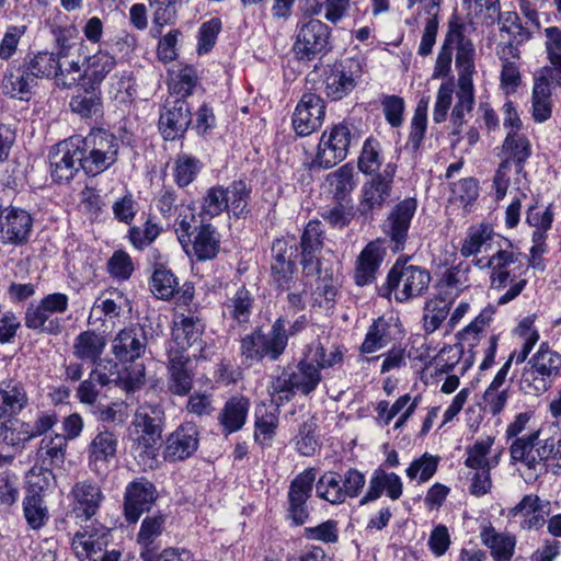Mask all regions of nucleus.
Returning a JSON list of instances; mask_svg holds the SVG:
<instances>
[{
	"label": "nucleus",
	"mask_w": 561,
	"mask_h": 561,
	"mask_svg": "<svg viewBox=\"0 0 561 561\" xmlns=\"http://www.w3.org/2000/svg\"><path fill=\"white\" fill-rule=\"evenodd\" d=\"M51 78L65 88H70L77 82L75 77L64 81L62 67L54 51L28 49L22 58L13 59L7 65L1 88L5 95L25 100L38 80Z\"/></svg>",
	"instance_id": "obj_1"
},
{
	"label": "nucleus",
	"mask_w": 561,
	"mask_h": 561,
	"mask_svg": "<svg viewBox=\"0 0 561 561\" xmlns=\"http://www.w3.org/2000/svg\"><path fill=\"white\" fill-rule=\"evenodd\" d=\"M165 415L159 404L139 405L128 428L131 453L139 466L146 469L158 467L159 450Z\"/></svg>",
	"instance_id": "obj_2"
},
{
	"label": "nucleus",
	"mask_w": 561,
	"mask_h": 561,
	"mask_svg": "<svg viewBox=\"0 0 561 561\" xmlns=\"http://www.w3.org/2000/svg\"><path fill=\"white\" fill-rule=\"evenodd\" d=\"M321 380V369L305 347L298 363L288 365L280 375L274 377L268 390L271 396L276 397L277 404H283L291 401L297 393L309 396Z\"/></svg>",
	"instance_id": "obj_3"
},
{
	"label": "nucleus",
	"mask_w": 561,
	"mask_h": 561,
	"mask_svg": "<svg viewBox=\"0 0 561 561\" xmlns=\"http://www.w3.org/2000/svg\"><path fill=\"white\" fill-rule=\"evenodd\" d=\"M411 256L400 255L389 270L386 282L377 287L380 297L390 299L394 293L398 302L422 297L428 289L431 273L422 266L409 264Z\"/></svg>",
	"instance_id": "obj_4"
},
{
	"label": "nucleus",
	"mask_w": 561,
	"mask_h": 561,
	"mask_svg": "<svg viewBox=\"0 0 561 561\" xmlns=\"http://www.w3.org/2000/svg\"><path fill=\"white\" fill-rule=\"evenodd\" d=\"M285 317H278L271 325L268 333H264L262 327H255L249 334L240 340V355L243 362L253 365L268 359L276 362L287 347L285 334Z\"/></svg>",
	"instance_id": "obj_5"
},
{
	"label": "nucleus",
	"mask_w": 561,
	"mask_h": 561,
	"mask_svg": "<svg viewBox=\"0 0 561 561\" xmlns=\"http://www.w3.org/2000/svg\"><path fill=\"white\" fill-rule=\"evenodd\" d=\"M75 137L84 156L85 175L96 176L118 161L121 139L108 129L93 127L85 137L80 135Z\"/></svg>",
	"instance_id": "obj_6"
},
{
	"label": "nucleus",
	"mask_w": 561,
	"mask_h": 561,
	"mask_svg": "<svg viewBox=\"0 0 561 561\" xmlns=\"http://www.w3.org/2000/svg\"><path fill=\"white\" fill-rule=\"evenodd\" d=\"M321 80L325 96L337 102L348 96L357 87L363 75L362 62L356 58H343L332 64L316 65L310 76Z\"/></svg>",
	"instance_id": "obj_7"
},
{
	"label": "nucleus",
	"mask_w": 561,
	"mask_h": 561,
	"mask_svg": "<svg viewBox=\"0 0 561 561\" xmlns=\"http://www.w3.org/2000/svg\"><path fill=\"white\" fill-rule=\"evenodd\" d=\"M358 139V129L352 123L343 121L332 125L322 134L310 169L333 168L347 157L351 145L357 142Z\"/></svg>",
	"instance_id": "obj_8"
},
{
	"label": "nucleus",
	"mask_w": 561,
	"mask_h": 561,
	"mask_svg": "<svg viewBox=\"0 0 561 561\" xmlns=\"http://www.w3.org/2000/svg\"><path fill=\"white\" fill-rule=\"evenodd\" d=\"M332 30L324 22L318 19L297 26L291 51L300 62H309L328 55L332 46Z\"/></svg>",
	"instance_id": "obj_9"
},
{
	"label": "nucleus",
	"mask_w": 561,
	"mask_h": 561,
	"mask_svg": "<svg viewBox=\"0 0 561 561\" xmlns=\"http://www.w3.org/2000/svg\"><path fill=\"white\" fill-rule=\"evenodd\" d=\"M69 307V298L64 293H51L44 296L37 304L27 306L24 324L27 329L58 335L62 331V321L57 313H65Z\"/></svg>",
	"instance_id": "obj_10"
},
{
	"label": "nucleus",
	"mask_w": 561,
	"mask_h": 561,
	"mask_svg": "<svg viewBox=\"0 0 561 561\" xmlns=\"http://www.w3.org/2000/svg\"><path fill=\"white\" fill-rule=\"evenodd\" d=\"M94 365L95 368L91 371V378L95 379L101 387L114 385L126 393H134L145 385V365L125 366L113 359H100Z\"/></svg>",
	"instance_id": "obj_11"
},
{
	"label": "nucleus",
	"mask_w": 561,
	"mask_h": 561,
	"mask_svg": "<svg viewBox=\"0 0 561 561\" xmlns=\"http://www.w3.org/2000/svg\"><path fill=\"white\" fill-rule=\"evenodd\" d=\"M83 157L75 136L58 142L48 154L51 181L69 184L81 171L85 173Z\"/></svg>",
	"instance_id": "obj_12"
},
{
	"label": "nucleus",
	"mask_w": 561,
	"mask_h": 561,
	"mask_svg": "<svg viewBox=\"0 0 561 561\" xmlns=\"http://www.w3.org/2000/svg\"><path fill=\"white\" fill-rule=\"evenodd\" d=\"M397 164L389 162L381 172L375 173L364 182L360 190L358 213L366 218H373L375 210H381L393 191Z\"/></svg>",
	"instance_id": "obj_13"
},
{
	"label": "nucleus",
	"mask_w": 561,
	"mask_h": 561,
	"mask_svg": "<svg viewBox=\"0 0 561 561\" xmlns=\"http://www.w3.org/2000/svg\"><path fill=\"white\" fill-rule=\"evenodd\" d=\"M417 199L407 197L397 203L387 214L381 230L389 241V248L393 253L402 252L409 237L412 219L417 209Z\"/></svg>",
	"instance_id": "obj_14"
},
{
	"label": "nucleus",
	"mask_w": 561,
	"mask_h": 561,
	"mask_svg": "<svg viewBox=\"0 0 561 561\" xmlns=\"http://www.w3.org/2000/svg\"><path fill=\"white\" fill-rule=\"evenodd\" d=\"M317 469L308 467L289 483L287 493L286 518L293 526H302L310 518L308 500L311 497Z\"/></svg>",
	"instance_id": "obj_15"
},
{
	"label": "nucleus",
	"mask_w": 561,
	"mask_h": 561,
	"mask_svg": "<svg viewBox=\"0 0 561 561\" xmlns=\"http://www.w3.org/2000/svg\"><path fill=\"white\" fill-rule=\"evenodd\" d=\"M271 272L278 290L285 291L296 287L294 273L296 271L295 259L298 255V245L294 237L277 238L273 241Z\"/></svg>",
	"instance_id": "obj_16"
},
{
	"label": "nucleus",
	"mask_w": 561,
	"mask_h": 561,
	"mask_svg": "<svg viewBox=\"0 0 561 561\" xmlns=\"http://www.w3.org/2000/svg\"><path fill=\"white\" fill-rule=\"evenodd\" d=\"M148 336L145 325L133 323L116 334L112 342V353L125 366L145 365L139 359L145 355Z\"/></svg>",
	"instance_id": "obj_17"
},
{
	"label": "nucleus",
	"mask_w": 561,
	"mask_h": 561,
	"mask_svg": "<svg viewBox=\"0 0 561 561\" xmlns=\"http://www.w3.org/2000/svg\"><path fill=\"white\" fill-rule=\"evenodd\" d=\"M325 117V101L319 94L304 93L291 117L295 133L307 137L318 130Z\"/></svg>",
	"instance_id": "obj_18"
},
{
	"label": "nucleus",
	"mask_w": 561,
	"mask_h": 561,
	"mask_svg": "<svg viewBox=\"0 0 561 561\" xmlns=\"http://www.w3.org/2000/svg\"><path fill=\"white\" fill-rule=\"evenodd\" d=\"M157 499V488L146 477H139L129 482L124 493V513L127 523L136 524L144 513L151 510Z\"/></svg>",
	"instance_id": "obj_19"
},
{
	"label": "nucleus",
	"mask_w": 561,
	"mask_h": 561,
	"mask_svg": "<svg viewBox=\"0 0 561 561\" xmlns=\"http://www.w3.org/2000/svg\"><path fill=\"white\" fill-rule=\"evenodd\" d=\"M192 124L191 107L184 99H167L160 113L158 128L167 141L181 139Z\"/></svg>",
	"instance_id": "obj_20"
},
{
	"label": "nucleus",
	"mask_w": 561,
	"mask_h": 561,
	"mask_svg": "<svg viewBox=\"0 0 561 561\" xmlns=\"http://www.w3.org/2000/svg\"><path fill=\"white\" fill-rule=\"evenodd\" d=\"M68 496L71 512L82 520L95 516L105 500L101 485L91 479L76 482Z\"/></svg>",
	"instance_id": "obj_21"
},
{
	"label": "nucleus",
	"mask_w": 561,
	"mask_h": 561,
	"mask_svg": "<svg viewBox=\"0 0 561 561\" xmlns=\"http://www.w3.org/2000/svg\"><path fill=\"white\" fill-rule=\"evenodd\" d=\"M199 430L193 422L181 424L165 440L164 459L169 462L183 461L197 450Z\"/></svg>",
	"instance_id": "obj_22"
},
{
	"label": "nucleus",
	"mask_w": 561,
	"mask_h": 561,
	"mask_svg": "<svg viewBox=\"0 0 561 561\" xmlns=\"http://www.w3.org/2000/svg\"><path fill=\"white\" fill-rule=\"evenodd\" d=\"M386 254L380 239L368 242L356 259L354 283L360 287L374 283Z\"/></svg>",
	"instance_id": "obj_23"
},
{
	"label": "nucleus",
	"mask_w": 561,
	"mask_h": 561,
	"mask_svg": "<svg viewBox=\"0 0 561 561\" xmlns=\"http://www.w3.org/2000/svg\"><path fill=\"white\" fill-rule=\"evenodd\" d=\"M466 25L457 18L449 21L448 32L445 36L444 43L451 46L456 43V68L458 73H474V46L472 41L465 35Z\"/></svg>",
	"instance_id": "obj_24"
},
{
	"label": "nucleus",
	"mask_w": 561,
	"mask_h": 561,
	"mask_svg": "<svg viewBox=\"0 0 561 561\" xmlns=\"http://www.w3.org/2000/svg\"><path fill=\"white\" fill-rule=\"evenodd\" d=\"M118 446L117 436L107 430L100 431L87 448L89 468L98 476L106 472L108 462L115 458Z\"/></svg>",
	"instance_id": "obj_25"
},
{
	"label": "nucleus",
	"mask_w": 561,
	"mask_h": 561,
	"mask_svg": "<svg viewBox=\"0 0 561 561\" xmlns=\"http://www.w3.org/2000/svg\"><path fill=\"white\" fill-rule=\"evenodd\" d=\"M4 221L0 224L3 243L22 245L28 239L33 227V218L28 211L19 207H7L3 210Z\"/></svg>",
	"instance_id": "obj_26"
},
{
	"label": "nucleus",
	"mask_w": 561,
	"mask_h": 561,
	"mask_svg": "<svg viewBox=\"0 0 561 561\" xmlns=\"http://www.w3.org/2000/svg\"><path fill=\"white\" fill-rule=\"evenodd\" d=\"M194 231L195 234L190 243L191 250L186 248L185 252L197 262L215 259L220 249V236L217 228L211 224L202 222L198 227H194Z\"/></svg>",
	"instance_id": "obj_27"
},
{
	"label": "nucleus",
	"mask_w": 561,
	"mask_h": 561,
	"mask_svg": "<svg viewBox=\"0 0 561 561\" xmlns=\"http://www.w3.org/2000/svg\"><path fill=\"white\" fill-rule=\"evenodd\" d=\"M383 492H386L387 496L391 500H398L402 495L403 484L397 473L387 472L382 468H377L370 477L367 492L359 500V505H366L380 499Z\"/></svg>",
	"instance_id": "obj_28"
},
{
	"label": "nucleus",
	"mask_w": 561,
	"mask_h": 561,
	"mask_svg": "<svg viewBox=\"0 0 561 561\" xmlns=\"http://www.w3.org/2000/svg\"><path fill=\"white\" fill-rule=\"evenodd\" d=\"M504 243L506 247L500 245V249L485 262V266L491 270V288L496 290H502L507 286L511 279L508 267L516 263L520 255L513 251V243L510 240L504 239Z\"/></svg>",
	"instance_id": "obj_29"
},
{
	"label": "nucleus",
	"mask_w": 561,
	"mask_h": 561,
	"mask_svg": "<svg viewBox=\"0 0 561 561\" xmlns=\"http://www.w3.org/2000/svg\"><path fill=\"white\" fill-rule=\"evenodd\" d=\"M323 231L319 220H311L305 227L300 238L301 248V265L308 274L320 273V262L316 257V253L322 249Z\"/></svg>",
	"instance_id": "obj_30"
},
{
	"label": "nucleus",
	"mask_w": 561,
	"mask_h": 561,
	"mask_svg": "<svg viewBox=\"0 0 561 561\" xmlns=\"http://www.w3.org/2000/svg\"><path fill=\"white\" fill-rule=\"evenodd\" d=\"M70 110L81 118L98 121L103 117L101 88L81 83L80 89L69 102Z\"/></svg>",
	"instance_id": "obj_31"
},
{
	"label": "nucleus",
	"mask_w": 561,
	"mask_h": 561,
	"mask_svg": "<svg viewBox=\"0 0 561 561\" xmlns=\"http://www.w3.org/2000/svg\"><path fill=\"white\" fill-rule=\"evenodd\" d=\"M67 437L56 434L54 437L45 436L36 453V460L43 473L53 476L54 468H61L66 459Z\"/></svg>",
	"instance_id": "obj_32"
},
{
	"label": "nucleus",
	"mask_w": 561,
	"mask_h": 561,
	"mask_svg": "<svg viewBox=\"0 0 561 561\" xmlns=\"http://www.w3.org/2000/svg\"><path fill=\"white\" fill-rule=\"evenodd\" d=\"M457 102L453 107L450 122L454 126L453 136H460L462 125L466 123L465 115L470 113L474 104L473 73H458Z\"/></svg>",
	"instance_id": "obj_33"
},
{
	"label": "nucleus",
	"mask_w": 561,
	"mask_h": 561,
	"mask_svg": "<svg viewBox=\"0 0 561 561\" xmlns=\"http://www.w3.org/2000/svg\"><path fill=\"white\" fill-rule=\"evenodd\" d=\"M250 400L244 396H232L218 413V423L221 432L229 435L240 431L247 422Z\"/></svg>",
	"instance_id": "obj_34"
},
{
	"label": "nucleus",
	"mask_w": 561,
	"mask_h": 561,
	"mask_svg": "<svg viewBox=\"0 0 561 561\" xmlns=\"http://www.w3.org/2000/svg\"><path fill=\"white\" fill-rule=\"evenodd\" d=\"M28 405L24 385L15 379L0 381V416L15 417Z\"/></svg>",
	"instance_id": "obj_35"
},
{
	"label": "nucleus",
	"mask_w": 561,
	"mask_h": 561,
	"mask_svg": "<svg viewBox=\"0 0 561 561\" xmlns=\"http://www.w3.org/2000/svg\"><path fill=\"white\" fill-rule=\"evenodd\" d=\"M116 64V58L103 49H99L95 54L87 56L83 62L85 69L83 73L80 75L82 83L101 88L102 82L107 75L113 71Z\"/></svg>",
	"instance_id": "obj_36"
},
{
	"label": "nucleus",
	"mask_w": 561,
	"mask_h": 561,
	"mask_svg": "<svg viewBox=\"0 0 561 561\" xmlns=\"http://www.w3.org/2000/svg\"><path fill=\"white\" fill-rule=\"evenodd\" d=\"M191 0H149L152 26L150 34L158 37L165 26H172L179 18V10Z\"/></svg>",
	"instance_id": "obj_37"
},
{
	"label": "nucleus",
	"mask_w": 561,
	"mask_h": 561,
	"mask_svg": "<svg viewBox=\"0 0 561 561\" xmlns=\"http://www.w3.org/2000/svg\"><path fill=\"white\" fill-rule=\"evenodd\" d=\"M254 297L244 286L228 297L224 305V314L239 327L249 324L254 308Z\"/></svg>",
	"instance_id": "obj_38"
},
{
	"label": "nucleus",
	"mask_w": 561,
	"mask_h": 561,
	"mask_svg": "<svg viewBox=\"0 0 561 561\" xmlns=\"http://www.w3.org/2000/svg\"><path fill=\"white\" fill-rule=\"evenodd\" d=\"M22 506L23 516L30 529L39 530L46 526L49 520V511L41 494V488L31 485L23 499Z\"/></svg>",
	"instance_id": "obj_39"
},
{
	"label": "nucleus",
	"mask_w": 561,
	"mask_h": 561,
	"mask_svg": "<svg viewBox=\"0 0 561 561\" xmlns=\"http://www.w3.org/2000/svg\"><path fill=\"white\" fill-rule=\"evenodd\" d=\"M254 440L264 447H270L278 427V411L261 403L254 411Z\"/></svg>",
	"instance_id": "obj_40"
},
{
	"label": "nucleus",
	"mask_w": 561,
	"mask_h": 561,
	"mask_svg": "<svg viewBox=\"0 0 561 561\" xmlns=\"http://www.w3.org/2000/svg\"><path fill=\"white\" fill-rule=\"evenodd\" d=\"M105 339L93 330L81 332L73 341V356L80 360L98 364L105 348Z\"/></svg>",
	"instance_id": "obj_41"
},
{
	"label": "nucleus",
	"mask_w": 561,
	"mask_h": 561,
	"mask_svg": "<svg viewBox=\"0 0 561 561\" xmlns=\"http://www.w3.org/2000/svg\"><path fill=\"white\" fill-rule=\"evenodd\" d=\"M503 152L511 159V163L515 165L517 174H523L525 164L531 156V145L529 139L514 130L507 133L502 145Z\"/></svg>",
	"instance_id": "obj_42"
},
{
	"label": "nucleus",
	"mask_w": 561,
	"mask_h": 561,
	"mask_svg": "<svg viewBox=\"0 0 561 561\" xmlns=\"http://www.w3.org/2000/svg\"><path fill=\"white\" fill-rule=\"evenodd\" d=\"M480 537L482 543L491 550L494 561H511L516 545L514 536L496 533L489 526L482 529Z\"/></svg>",
	"instance_id": "obj_43"
},
{
	"label": "nucleus",
	"mask_w": 561,
	"mask_h": 561,
	"mask_svg": "<svg viewBox=\"0 0 561 561\" xmlns=\"http://www.w3.org/2000/svg\"><path fill=\"white\" fill-rule=\"evenodd\" d=\"M190 358L183 355H174L169 363V391L176 396H186L193 387V375L186 368Z\"/></svg>",
	"instance_id": "obj_44"
},
{
	"label": "nucleus",
	"mask_w": 561,
	"mask_h": 561,
	"mask_svg": "<svg viewBox=\"0 0 561 561\" xmlns=\"http://www.w3.org/2000/svg\"><path fill=\"white\" fill-rule=\"evenodd\" d=\"M228 209L237 218L245 217L250 213L249 202L252 187L244 180H234L227 187H224Z\"/></svg>",
	"instance_id": "obj_45"
},
{
	"label": "nucleus",
	"mask_w": 561,
	"mask_h": 561,
	"mask_svg": "<svg viewBox=\"0 0 561 561\" xmlns=\"http://www.w3.org/2000/svg\"><path fill=\"white\" fill-rule=\"evenodd\" d=\"M204 324L198 317H182L179 323L175 322L173 337L175 343L183 350L202 344Z\"/></svg>",
	"instance_id": "obj_46"
},
{
	"label": "nucleus",
	"mask_w": 561,
	"mask_h": 561,
	"mask_svg": "<svg viewBox=\"0 0 561 561\" xmlns=\"http://www.w3.org/2000/svg\"><path fill=\"white\" fill-rule=\"evenodd\" d=\"M527 365L538 375L554 378L561 368V355L551 350L548 342H542Z\"/></svg>",
	"instance_id": "obj_47"
},
{
	"label": "nucleus",
	"mask_w": 561,
	"mask_h": 561,
	"mask_svg": "<svg viewBox=\"0 0 561 561\" xmlns=\"http://www.w3.org/2000/svg\"><path fill=\"white\" fill-rule=\"evenodd\" d=\"M316 494L332 505L345 503L342 476L335 471H325L316 482Z\"/></svg>",
	"instance_id": "obj_48"
},
{
	"label": "nucleus",
	"mask_w": 561,
	"mask_h": 561,
	"mask_svg": "<svg viewBox=\"0 0 561 561\" xmlns=\"http://www.w3.org/2000/svg\"><path fill=\"white\" fill-rule=\"evenodd\" d=\"M333 197L336 202H344L355 188L354 168L351 163H345L335 171L329 173L325 179Z\"/></svg>",
	"instance_id": "obj_49"
},
{
	"label": "nucleus",
	"mask_w": 561,
	"mask_h": 561,
	"mask_svg": "<svg viewBox=\"0 0 561 561\" xmlns=\"http://www.w3.org/2000/svg\"><path fill=\"white\" fill-rule=\"evenodd\" d=\"M178 277L163 264H156L150 279V290L162 300L175 297L178 290Z\"/></svg>",
	"instance_id": "obj_50"
},
{
	"label": "nucleus",
	"mask_w": 561,
	"mask_h": 561,
	"mask_svg": "<svg viewBox=\"0 0 561 561\" xmlns=\"http://www.w3.org/2000/svg\"><path fill=\"white\" fill-rule=\"evenodd\" d=\"M28 423L15 417L0 416V444L19 447L27 442Z\"/></svg>",
	"instance_id": "obj_51"
},
{
	"label": "nucleus",
	"mask_w": 561,
	"mask_h": 561,
	"mask_svg": "<svg viewBox=\"0 0 561 561\" xmlns=\"http://www.w3.org/2000/svg\"><path fill=\"white\" fill-rule=\"evenodd\" d=\"M382 164L381 145L374 138L368 137L362 147L360 154L357 160L358 170L366 175H374L380 172Z\"/></svg>",
	"instance_id": "obj_52"
},
{
	"label": "nucleus",
	"mask_w": 561,
	"mask_h": 561,
	"mask_svg": "<svg viewBox=\"0 0 561 561\" xmlns=\"http://www.w3.org/2000/svg\"><path fill=\"white\" fill-rule=\"evenodd\" d=\"M389 329V323L382 317L374 320L360 345V352L371 354L387 346L390 341Z\"/></svg>",
	"instance_id": "obj_53"
},
{
	"label": "nucleus",
	"mask_w": 561,
	"mask_h": 561,
	"mask_svg": "<svg viewBox=\"0 0 561 561\" xmlns=\"http://www.w3.org/2000/svg\"><path fill=\"white\" fill-rule=\"evenodd\" d=\"M310 353L312 360L319 366V368L327 369L333 368L336 365H341L344 359L345 348L343 345H334L329 354L319 339L312 341L305 346Z\"/></svg>",
	"instance_id": "obj_54"
},
{
	"label": "nucleus",
	"mask_w": 561,
	"mask_h": 561,
	"mask_svg": "<svg viewBox=\"0 0 561 561\" xmlns=\"http://www.w3.org/2000/svg\"><path fill=\"white\" fill-rule=\"evenodd\" d=\"M198 81L197 70L193 66L186 65L182 67L170 84L171 95L174 99L186 100L187 96L192 95Z\"/></svg>",
	"instance_id": "obj_55"
},
{
	"label": "nucleus",
	"mask_w": 561,
	"mask_h": 561,
	"mask_svg": "<svg viewBox=\"0 0 561 561\" xmlns=\"http://www.w3.org/2000/svg\"><path fill=\"white\" fill-rule=\"evenodd\" d=\"M221 28L222 23L219 18H211L201 24L196 35V53L198 56L207 55L213 50Z\"/></svg>",
	"instance_id": "obj_56"
},
{
	"label": "nucleus",
	"mask_w": 561,
	"mask_h": 561,
	"mask_svg": "<svg viewBox=\"0 0 561 561\" xmlns=\"http://www.w3.org/2000/svg\"><path fill=\"white\" fill-rule=\"evenodd\" d=\"M162 232V227L148 216L144 227L131 226L128 230V240L137 250L150 245Z\"/></svg>",
	"instance_id": "obj_57"
},
{
	"label": "nucleus",
	"mask_w": 561,
	"mask_h": 561,
	"mask_svg": "<svg viewBox=\"0 0 561 561\" xmlns=\"http://www.w3.org/2000/svg\"><path fill=\"white\" fill-rule=\"evenodd\" d=\"M26 32L27 25L25 24H11L7 26L0 41V60L8 61V64L13 60V57L18 53L20 42Z\"/></svg>",
	"instance_id": "obj_58"
},
{
	"label": "nucleus",
	"mask_w": 561,
	"mask_h": 561,
	"mask_svg": "<svg viewBox=\"0 0 561 561\" xmlns=\"http://www.w3.org/2000/svg\"><path fill=\"white\" fill-rule=\"evenodd\" d=\"M202 169V163L195 157L183 153L175 161L174 180L180 187L191 184Z\"/></svg>",
	"instance_id": "obj_59"
},
{
	"label": "nucleus",
	"mask_w": 561,
	"mask_h": 561,
	"mask_svg": "<svg viewBox=\"0 0 561 561\" xmlns=\"http://www.w3.org/2000/svg\"><path fill=\"white\" fill-rule=\"evenodd\" d=\"M226 195L222 185H215L206 191L201 202L202 215L210 218L221 215L228 210Z\"/></svg>",
	"instance_id": "obj_60"
},
{
	"label": "nucleus",
	"mask_w": 561,
	"mask_h": 561,
	"mask_svg": "<svg viewBox=\"0 0 561 561\" xmlns=\"http://www.w3.org/2000/svg\"><path fill=\"white\" fill-rule=\"evenodd\" d=\"M50 33L54 37V43L57 48L55 55L60 60L67 57L75 46V39L78 36V28L70 25H54L50 28Z\"/></svg>",
	"instance_id": "obj_61"
},
{
	"label": "nucleus",
	"mask_w": 561,
	"mask_h": 561,
	"mask_svg": "<svg viewBox=\"0 0 561 561\" xmlns=\"http://www.w3.org/2000/svg\"><path fill=\"white\" fill-rule=\"evenodd\" d=\"M448 306L444 299H432L424 307V330L426 333L436 331L448 314Z\"/></svg>",
	"instance_id": "obj_62"
},
{
	"label": "nucleus",
	"mask_w": 561,
	"mask_h": 561,
	"mask_svg": "<svg viewBox=\"0 0 561 561\" xmlns=\"http://www.w3.org/2000/svg\"><path fill=\"white\" fill-rule=\"evenodd\" d=\"M182 32L179 28H172L167 34L160 35L157 45V56L160 61L168 64L174 61L179 57V42Z\"/></svg>",
	"instance_id": "obj_63"
},
{
	"label": "nucleus",
	"mask_w": 561,
	"mask_h": 561,
	"mask_svg": "<svg viewBox=\"0 0 561 561\" xmlns=\"http://www.w3.org/2000/svg\"><path fill=\"white\" fill-rule=\"evenodd\" d=\"M554 378L538 375L535 369L526 367L520 378V390L529 396H540L552 385Z\"/></svg>",
	"instance_id": "obj_64"
}]
</instances>
